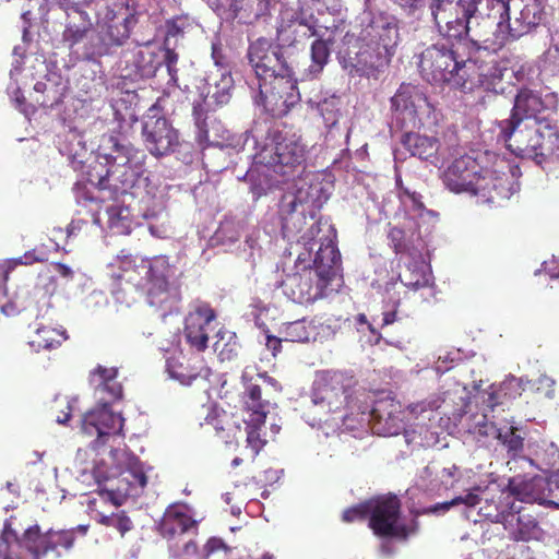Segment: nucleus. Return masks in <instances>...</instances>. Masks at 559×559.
<instances>
[{
	"label": "nucleus",
	"mask_w": 559,
	"mask_h": 559,
	"mask_svg": "<svg viewBox=\"0 0 559 559\" xmlns=\"http://www.w3.org/2000/svg\"><path fill=\"white\" fill-rule=\"evenodd\" d=\"M340 62L348 75L378 80L389 67L400 40L399 25L386 13L371 14L357 38L345 37Z\"/></svg>",
	"instance_id": "nucleus-1"
},
{
	"label": "nucleus",
	"mask_w": 559,
	"mask_h": 559,
	"mask_svg": "<svg viewBox=\"0 0 559 559\" xmlns=\"http://www.w3.org/2000/svg\"><path fill=\"white\" fill-rule=\"evenodd\" d=\"M100 150L105 163H95L87 170V181L109 198L131 193L134 197L143 189L146 193L150 180L145 169V153L129 142L114 135L104 138Z\"/></svg>",
	"instance_id": "nucleus-2"
},
{
	"label": "nucleus",
	"mask_w": 559,
	"mask_h": 559,
	"mask_svg": "<svg viewBox=\"0 0 559 559\" xmlns=\"http://www.w3.org/2000/svg\"><path fill=\"white\" fill-rule=\"evenodd\" d=\"M519 170L504 159H496L491 167L480 165L468 154L455 158L443 173L445 187L455 193H468L483 203L509 199L518 189L514 177Z\"/></svg>",
	"instance_id": "nucleus-3"
},
{
	"label": "nucleus",
	"mask_w": 559,
	"mask_h": 559,
	"mask_svg": "<svg viewBox=\"0 0 559 559\" xmlns=\"http://www.w3.org/2000/svg\"><path fill=\"white\" fill-rule=\"evenodd\" d=\"M314 270L287 274L282 290L292 301L308 305L325 295V290L341 266V253L332 239L322 242L313 259Z\"/></svg>",
	"instance_id": "nucleus-4"
},
{
	"label": "nucleus",
	"mask_w": 559,
	"mask_h": 559,
	"mask_svg": "<svg viewBox=\"0 0 559 559\" xmlns=\"http://www.w3.org/2000/svg\"><path fill=\"white\" fill-rule=\"evenodd\" d=\"M117 377L116 367L97 365L90 372V383L100 393L108 395V402L86 412L82 418V432L96 438L93 442L94 449L104 445L109 436L120 433L123 427V418L108 406L109 402H116L123 395L122 384Z\"/></svg>",
	"instance_id": "nucleus-5"
},
{
	"label": "nucleus",
	"mask_w": 559,
	"mask_h": 559,
	"mask_svg": "<svg viewBox=\"0 0 559 559\" xmlns=\"http://www.w3.org/2000/svg\"><path fill=\"white\" fill-rule=\"evenodd\" d=\"M469 41L475 51L498 52L508 43L510 12L504 0H467Z\"/></svg>",
	"instance_id": "nucleus-6"
},
{
	"label": "nucleus",
	"mask_w": 559,
	"mask_h": 559,
	"mask_svg": "<svg viewBox=\"0 0 559 559\" xmlns=\"http://www.w3.org/2000/svg\"><path fill=\"white\" fill-rule=\"evenodd\" d=\"M501 135L515 155L545 158L559 150V130L552 118L502 121Z\"/></svg>",
	"instance_id": "nucleus-7"
},
{
	"label": "nucleus",
	"mask_w": 559,
	"mask_h": 559,
	"mask_svg": "<svg viewBox=\"0 0 559 559\" xmlns=\"http://www.w3.org/2000/svg\"><path fill=\"white\" fill-rule=\"evenodd\" d=\"M336 28L337 26L334 20L331 25H322L319 21H311L300 15L299 19L293 20L286 25H282L278 29L281 39L290 45L309 39L310 37H317L311 44V63L302 72V81L316 80L321 75L330 60V46L334 43Z\"/></svg>",
	"instance_id": "nucleus-8"
},
{
	"label": "nucleus",
	"mask_w": 559,
	"mask_h": 559,
	"mask_svg": "<svg viewBox=\"0 0 559 559\" xmlns=\"http://www.w3.org/2000/svg\"><path fill=\"white\" fill-rule=\"evenodd\" d=\"M437 41L431 44L419 55L418 69L421 78L430 84H452L454 87L463 85L464 69L473 67L462 58L454 43Z\"/></svg>",
	"instance_id": "nucleus-9"
},
{
	"label": "nucleus",
	"mask_w": 559,
	"mask_h": 559,
	"mask_svg": "<svg viewBox=\"0 0 559 559\" xmlns=\"http://www.w3.org/2000/svg\"><path fill=\"white\" fill-rule=\"evenodd\" d=\"M254 158L274 173L288 176L305 162L306 146L300 136L285 128H270L263 143L257 146Z\"/></svg>",
	"instance_id": "nucleus-10"
},
{
	"label": "nucleus",
	"mask_w": 559,
	"mask_h": 559,
	"mask_svg": "<svg viewBox=\"0 0 559 559\" xmlns=\"http://www.w3.org/2000/svg\"><path fill=\"white\" fill-rule=\"evenodd\" d=\"M248 59L259 83L295 75L293 62L284 56L280 46L266 38H258L248 48Z\"/></svg>",
	"instance_id": "nucleus-11"
},
{
	"label": "nucleus",
	"mask_w": 559,
	"mask_h": 559,
	"mask_svg": "<svg viewBox=\"0 0 559 559\" xmlns=\"http://www.w3.org/2000/svg\"><path fill=\"white\" fill-rule=\"evenodd\" d=\"M393 117L402 128H420L425 117L433 112V107L427 96L415 85L403 83L391 97Z\"/></svg>",
	"instance_id": "nucleus-12"
},
{
	"label": "nucleus",
	"mask_w": 559,
	"mask_h": 559,
	"mask_svg": "<svg viewBox=\"0 0 559 559\" xmlns=\"http://www.w3.org/2000/svg\"><path fill=\"white\" fill-rule=\"evenodd\" d=\"M466 62L473 67L464 69L466 79L459 88L462 91L481 90L493 95L504 94L508 83L504 80L508 71L507 63L491 57L489 60H479L476 57L468 56Z\"/></svg>",
	"instance_id": "nucleus-13"
},
{
	"label": "nucleus",
	"mask_w": 559,
	"mask_h": 559,
	"mask_svg": "<svg viewBox=\"0 0 559 559\" xmlns=\"http://www.w3.org/2000/svg\"><path fill=\"white\" fill-rule=\"evenodd\" d=\"M369 511V527L379 537L407 539L414 533L412 527L400 522L401 501L396 496L370 501Z\"/></svg>",
	"instance_id": "nucleus-14"
},
{
	"label": "nucleus",
	"mask_w": 559,
	"mask_h": 559,
	"mask_svg": "<svg viewBox=\"0 0 559 559\" xmlns=\"http://www.w3.org/2000/svg\"><path fill=\"white\" fill-rule=\"evenodd\" d=\"M467 0H431L429 10L440 36L444 39L469 37Z\"/></svg>",
	"instance_id": "nucleus-15"
},
{
	"label": "nucleus",
	"mask_w": 559,
	"mask_h": 559,
	"mask_svg": "<svg viewBox=\"0 0 559 559\" xmlns=\"http://www.w3.org/2000/svg\"><path fill=\"white\" fill-rule=\"evenodd\" d=\"M352 392L350 378L340 371H325L314 382L312 402L325 405L330 413H336L347 407Z\"/></svg>",
	"instance_id": "nucleus-16"
},
{
	"label": "nucleus",
	"mask_w": 559,
	"mask_h": 559,
	"mask_svg": "<svg viewBox=\"0 0 559 559\" xmlns=\"http://www.w3.org/2000/svg\"><path fill=\"white\" fill-rule=\"evenodd\" d=\"M259 98L272 117H284L300 100L296 76L259 83Z\"/></svg>",
	"instance_id": "nucleus-17"
},
{
	"label": "nucleus",
	"mask_w": 559,
	"mask_h": 559,
	"mask_svg": "<svg viewBox=\"0 0 559 559\" xmlns=\"http://www.w3.org/2000/svg\"><path fill=\"white\" fill-rule=\"evenodd\" d=\"M143 286L148 301L152 306H159L167 299L169 289V278L173 275V269L166 255H155L153 258H144L142 266Z\"/></svg>",
	"instance_id": "nucleus-18"
},
{
	"label": "nucleus",
	"mask_w": 559,
	"mask_h": 559,
	"mask_svg": "<svg viewBox=\"0 0 559 559\" xmlns=\"http://www.w3.org/2000/svg\"><path fill=\"white\" fill-rule=\"evenodd\" d=\"M216 312L206 301H197L185 318L183 337L194 350L202 353L207 348L211 323Z\"/></svg>",
	"instance_id": "nucleus-19"
},
{
	"label": "nucleus",
	"mask_w": 559,
	"mask_h": 559,
	"mask_svg": "<svg viewBox=\"0 0 559 559\" xmlns=\"http://www.w3.org/2000/svg\"><path fill=\"white\" fill-rule=\"evenodd\" d=\"M510 20L508 40L518 39L536 28L544 19L540 0H508Z\"/></svg>",
	"instance_id": "nucleus-20"
},
{
	"label": "nucleus",
	"mask_w": 559,
	"mask_h": 559,
	"mask_svg": "<svg viewBox=\"0 0 559 559\" xmlns=\"http://www.w3.org/2000/svg\"><path fill=\"white\" fill-rule=\"evenodd\" d=\"M136 22L133 14L112 13L111 16L107 14L104 24L100 25L99 43L95 46L94 52L98 57L111 55L114 48L121 47L127 43Z\"/></svg>",
	"instance_id": "nucleus-21"
},
{
	"label": "nucleus",
	"mask_w": 559,
	"mask_h": 559,
	"mask_svg": "<svg viewBox=\"0 0 559 559\" xmlns=\"http://www.w3.org/2000/svg\"><path fill=\"white\" fill-rule=\"evenodd\" d=\"M142 134L151 154L163 156L179 145L178 131L165 117H146Z\"/></svg>",
	"instance_id": "nucleus-22"
},
{
	"label": "nucleus",
	"mask_w": 559,
	"mask_h": 559,
	"mask_svg": "<svg viewBox=\"0 0 559 559\" xmlns=\"http://www.w3.org/2000/svg\"><path fill=\"white\" fill-rule=\"evenodd\" d=\"M310 201V194L304 188H298L296 192L283 195L278 211L283 233L297 234L302 230Z\"/></svg>",
	"instance_id": "nucleus-23"
},
{
	"label": "nucleus",
	"mask_w": 559,
	"mask_h": 559,
	"mask_svg": "<svg viewBox=\"0 0 559 559\" xmlns=\"http://www.w3.org/2000/svg\"><path fill=\"white\" fill-rule=\"evenodd\" d=\"M401 144L413 156L426 160L433 166L443 165L450 155L449 147L441 144L438 138L412 131L405 132L401 136Z\"/></svg>",
	"instance_id": "nucleus-24"
},
{
	"label": "nucleus",
	"mask_w": 559,
	"mask_h": 559,
	"mask_svg": "<svg viewBox=\"0 0 559 559\" xmlns=\"http://www.w3.org/2000/svg\"><path fill=\"white\" fill-rule=\"evenodd\" d=\"M245 391L242 393L243 408L258 425H264L269 414V401L262 397L263 384H272L274 379L266 373H258L255 378H248L247 372L241 376Z\"/></svg>",
	"instance_id": "nucleus-25"
},
{
	"label": "nucleus",
	"mask_w": 559,
	"mask_h": 559,
	"mask_svg": "<svg viewBox=\"0 0 559 559\" xmlns=\"http://www.w3.org/2000/svg\"><path fill=\"white\" fill-rule=\"evenodd\" d=\"M401 405L393 399L376 401L370 413V425L378 436H397L404 428Z\"/></svg>",
	"instance_id": "nucleus-26"
},
{
	"label": "nucleus",
	"mask_w": 559,
	"mask_h": 559,
	"mask_svg": "<svg viewBox=\"0 0 559 559\" xmlns=\"http://www.w3.org/2000/svg\"><path fill=\"white\" fill-rule=\"evenodd\" d=\"M192 116L197 128L195 141L202 148L222 145L228 139V131L223 123L215 117L209 116L201 102L193 103Z\"/></svg>",
	"instance_id": "nucleus-27"
},
{
	"label": "nucleus",
	"mask_w": 559,
	"mask_h": 559,
	"mask_svg": "<svg viewBox=\"0 0 559 559\" xmlns=\"http://www.w3.org/2000/svg\"><path fill=\"white\" fill-rule=\"evenodd\" d=\"M198 530V522L182 503L168 506L157 525L158 533L168 540L175 539L190 530Z\"/></svg>",
	"instance_id": "nucleus-28"
},
{
	"label": "nucleus",
	"mask_w": 559,
	"mask_h": 559,
	"mask_svg": "<svg viewBox=\"0 0 559 559\" xmlns=\"http://www.w3.org/2000/svg\"><path fill=\"white\" fill-rule=\"evenodd\" d=\"M528 118H551V110L544 104L539 92L521 87L515 95L511 117L506 121H522Z\"/></svg>",
	"instance_id": "nucleus-29"
},
{
	"label": "nucleus",
	"mask_w": 559,
	"mask_h": 559,
	"mask_svg": "<svg viewBox=\"0 0 559 559\" xmlns=\"http://www.w3.org/2000/svg\"><path fill=\"white\" fill-rule=\"evenodd\" d=\"M203 425L211 426L217 439L226 445L238 443L241 425L234 414L215 406L210 407Z\"/></svg>",
	"instance_id": "nucleus-30"
},
{
	"label": "nucleus",
	"mask_w": 559,
	"mask_h": 559,
	"mask_svg": "<svg viewBox=\"0 0 559 559\" xmlns=\"http://www.w3.org/2000/svg\"><path fill=\"white\" fill-rule=\"evenodd\" d=\"M143 259L131 254L127 249H122L109 264L111 277L118 282H126L135 288L143 286L142 266Z\"/></svg>",
	"instance_id": "nucleus-31"
},
{
	"label": "nucleus",
	"mask_w": 559,
	"mask_h": 559,
	"mask_svg": "<svg viewBox=\"0 0 559 559\" xmlns=\"http://www.w3.org/2000/svg\"><path fill=\"white\" fill-rule=\"evenodd\" d=\"M134 73L140 78L150 79L155 76L162 67V49L151 40L138 46L132 56Z\"/></svg>",
	"instance_id": "nucleus-32"
},
{
	"label": "nucleus",
	"mask_w": 559,
	"mask_h": 559,
	"mask_svg": "<svg viewBox=\"0 0 559 559\" xmlns=\"http://www.w3.org/2000/svg\"><path fill=\"white\" fill-rule=\"evenodd\" d=\"M547 484V477L535 475L527 478L526 476H514L509 480L508 490L519 501L522 502H540L544 499L542 488Z\"/></svg>",
	"instance_id": "nucleus-33"
},
{
	"label": "nucleus",
	"mask_w": 559,
	"mask_h": 559,
	"mask_svg": "<svg viewBox=\"0 0 559 559\" xmlns=\"http://www.w3.org/2000/svg\"><path fill=\"white\" fill-rule=\"evenodd\" d=\"M66 14L67 24L62 33V40L69 47H73L87 37L93 28V23L88 13L84 10L68 11Z\"/></svg>",
	"instance_id": "nucleus-34"
},
{
	"label": "nucleus",
	"mask_w": 559,
	"mask_h": 559,
	"mask_svg": "<svg viewBox=\"0 0 559 559\" xmlns=\"http://www.w3.org/2000/svg\"><path fill=\"white\" fill-rule=\"evenodd\" d=\"M490 390L487 404L493 409L498 405L520 397L524 388L520 378L509 376L498 386L491 385Z\"/></svg>",
	"instance_id": "nucleus-35"
},
{
	"label": "nucleus",
	"mask_w": 559,
	"mask_h": 559,
	"mask_svg": "<svg viewBox=\"0 0 559 559\" xmlns=\"http://www.w3.org/2000/svg\"><path fill=\"white\" fill-rule=\"evenodd\" d=\"M48 531L41 533L38 524L27 527L21 535V547L29 551L35 559L50 554Z\"/></svg>",
	"instance_id": "nucleus-36"
},
{
	"label": "nucleus",
	"mask_w": 559,
	"mask_h": 559,
	"mask_svg": "<svg viewBox=\"0 0 559 559\" xmlns=\"http://www.w3.org/2000/svg\"><path fill=\"white\" fill-rule=\"evenodd\" d=\"M67 338L66 330L40 326L36 329L28 344L35 352L50 350L59 347Z\"/></svg>",
	"instance_id": "nucleus-37"
},
{
	"label": "nucleus",
	"mask_w": 559,
	"mask_h": 559,
	"mask_svg": "<svg viewBox=\"0 0 559 559\" xmlns=\"http://www.w3.org/2000/svg\"><path fill=\"white\" fill-rule=\"evenodd\" d=\"M169 377L183 385H190L200 377V369L189 364L183 356H170L166 361Z\"/></svg>",
	"instance_id": "nucleus-38"
},
{
	"label": "nucleus",
	"mask_w": 559,
	"mask_h": 559,
	"mask_svg": "<svg viewBox=\"0 0 559 559\" xmlns=\"http://www.w3.org/2000/svg\"><path fill=\"white\" fill-rule=\"evenodd\" d=\"M108 228L117 235H129L135 226L134 217L129 206L111 205L107 207Z\"/></svg>",
	"instance_id": "nucleus-39"
},
{
	"label": "nucleus",
	"mask_w": 559,
	"mask_h": 559,
	"mask_svg": "<svg viewBox=\"0 0 559 559\" xmlns=\"http://www.w3.org/2000/svg\"><path fill=\"white\" fill-rule=\"evenodd\" d=\"M284 341L293 343L309 342L314 334V326L306 318L283 324Z\"/></svg>",
	"instance_id": "nucleus-40"
},
{
	"label": "nucleus",
	"mask_w": 559,
	"mask_h": 559,
	"mask_svg": "<svg viewBox=\"0 0 559 559\" xmlns=\"http://www.w3.org/2000/svg\"><path fill=\"white\" fill-rule=\"evenodd\" d=\"M516 528L513 532V538L515 540L527 542L531 539H537L540 534V527L538 522L531 514L523 513V510H516Z\"/></svg>",
	"instance_id": "nucleus-41"
},
{
	"label": "nucleus",
	"mask_w": 559,
	"mask_h": 559,
	"mask_svg": "<svg viewBox=\"0 0 559 559\" xmlns=\"http://www.w3.org/2000/svg\"><path fill=\"white\" fill-rule=\"evenodd\" d=\"M23 528L22 523L16 515H10L3 523L0 535V554L9 555V547L12 543H16L21 547L20 531Z\"/></svg>",
	"instance_id": "nucleus-42"
},
{
	"label": "nucleus",
	"mask_w": 559,
	"mask_h": 559,
	"mask_svg": "<svg viewBox=\"0 0 559 559\" xmlns=\"http://www.w3.org/2000/svg\"><path fill=\"white\" fill-rule=\"evenodd\" d=\"M402 284L413 290L427 287L429 285V278L423 266L416 264L407 265L404 273L399 275Z\"/></svg>",
	"instance_id": "nucleus-43"
},
{
	"label": "nucleus",
	"mask_w": 559,
	"mask_h": 559,
	"mask_svg": "<svg viewBox=\"0 0 559 559\" xmlns=\"http://www.w3.org/2000/svg\"><path fill=\"white\" fill-rule=\"evenodd\" d=\"M496 439L508 450V453L515 457L523 450V438L518 433V428L510 426L501 428Z\"/></svg>",
	"instance_id": "nucleus-44"
},
{
	"label": "nucleus",
	"mask_w": 559,
	"mask_h": 559,
	"mask_svg": "<svg viewBox=\"0 0 559 559\" xmlns=\"http://www.w3.org/2000/svg\"><path fill=\"white\" fill-rule=\"evenodd\" d=\"M247 431V447L250 449V457L253 461L264 448L266 441L261 438L260 430L264 425H258L252 418L245 420Z\"/></svg>",
	"instance_id": "nucleus-45"
},
{
	"label": "nucleus",
	"mask_w": 559,
	"mask_h": 559,
	"mask_svg": "<svg viewBox=\"0 0 559 559\" xmlns=\"http://www.w3.org/2000/svg\"><path fill=\"white\" fill-rule=\"evenodd\" d=\"M388 240L389 246L396 254L408 253L411 250V241L407 238L405 230L399 226L389 224Z\"/></svg>",
	"instance_id": "nucleus-46"
},
{
	"label": "nucleus",
	"mask_w": 559,
	"mask_h": 559,
	"mask_svg": "<svg viewBox=\"0 0 559 559\" xmlns=\"http://www.w3.org/2000/svg\"><path fill=\"white\" fill-rule=\"evenodd\" d=\"M439 407L440 399L437 396H430L423 401L411 403L407 406V411L416 418L423 416L424 418L431 419V416Z\"/></svg>",
	"instance_id": "nucleus-47"
},
{
	"label": "nucleus",
	"mask_w": 559,
	"mask_h": 559,
	"mask_svg": "<svg viewBox=\"0 0 559 559\" xmlns=\"http://www.w3.org/2000/svg\"><path fill=\"white\" fill-rule=\"evenodd\" d=\"M98 522L107 527L116 528L121 536L133 528V523L124 511L102 515Z\"/></svg>",
	"instance_id": "nucleus-48"
},
{
	"label": "nucleus",
	"mask_w": 559,
	"mask_h": 559,
	"mask_svg": "<svg viewBox=\"0 0 559 559\" xmlns=\"http://www.w3.org/2000/svg\"><path fill=\"white\" fill-rule=\"evenodd\" d=\"M129 484L130 489H126L127 495H133V489H144L147 485V476L143 468L138 465H133L122 474V479Z\"/></svg>",
	"instance_id": "nucleus-49"
},
{
	"label": "nucleus",
	"mask_w": 559,
	"mask_h": 559,
	"mask_svg": "<svg viewBox=\"0 0 559 559\" xmlns=\"http://www.w3.org/2000/svg\"><path fill=\"white\" fill-rule=\"evenodd\" d=\"M49 546L50 552H57L58 556L59 549H70L74 543V533L72 531H48Z\"/></svg>",
	"instance_id": "nucleus-50"
},
{
	"label": "nucleus",
	"mask_w": 559,
	"mask_h": 559,
	"mask_svg": "<svg viewBox=\"0 0 559 559\" xmlns=\"http://www.w3.org/2000/svg\"><path fill=\"white\" fill-rule=\"evenodd\" d=\"M340 99L337 97L324 98L318 104V110L328 127H333L338 121Z\"/></svg>",
	"instance_id": "nucleus-51"
},
{
	"label": "nucleus",
	"mask_w": 559,
	"mask_h": 559,
	"mask_svg": "<svg viewBox=\"0 0 559 559\" xmlns=\"http://www.w3.org/2000/svg\"><path fill=\"white\" fill-rule=\"evenodd\" d=\"M159 47L162 49V66L163 64L166 66L170 81L176 84L177 80H178V76H177L178 69L176 66H177L179 56L175 51V49L170 47V44L167 43V40H164L163 46H159Z\"/></svg>",
	"instance_id": "nucleus-52"
},
{
	"label": "nucleus",
	"mask_w": 559,
	"mask_h": 559,
	"mask_svg": "<svg viewBox=\"0 0 559 559\" xmlns=\"http://www.w3.org/2000/svg\"><path fill=\"white\" fill-rule=\"evenodd\" d=\"M299 13L311 21H318L316 14L322 15L329 11L326 0H298Z\"/></svg>",
	"instance_id": "nucleus-53"
},
{
	"label": "nucleus",
	"mask_w": 559,
	"mask_h": 559,
	"mask_svg": "<svg viewBox=\"0 0 559 559\" xmlns=\"http://www.w3.org/2000/svg\"><path fill=\"white\" fill-rule=\"evenodd\" d=\"M539 504L559 509V478L547 477V484L543 486Z\"/></svg>",
	"instance_id": "nucleus-54"
},
{
	"label": "nucleus",
	"mask_w": 559,
	"mask_h": 559,
	"mask_svg": "<svg viewBox=\"0 0 559 559\" xmlns=\"http://www.w3.org/2000/svg\"><path fill=\"white\" fill-rule=\"evenodd\" d=\"M233 85V80L230 75H222L221 82L217 83L214 87V91L211 94V97L214 98L217 105L227 104L230 99V90Z\"/></svg>",
	"instance_id": "nucleus-55"
},
{
	"label": "nucleus",
	"mask_w": 559,
	"mask_h": 559,
	"mask_svg": "<svg viewBox=\"0 0 559 559\" xmlns=\"http://www.w3.org/2000/svg\"><path fill=\"white\" fill-rule=\"evenodd\" d=\"M480 502V497L474 492H468L465 496H457L453 498L451 501L444 502L442 504H437L433 507V510L437 511L442 509L444 511L449 510L453 506L465 504L467 507H476Z\"/></svg>",
	"instance_id": "nucleus-56"
},
{
	"label": "nucleus",
	"mask_w": 559,
	"mask_h": 559,
	"mask_svg": "<svg viewBox=\"0 0 559 559\" xmlns=\"http://www.w3.org/2000/svg\"><path fill=\"white\" fill-rule=\"evenodd\" d=\"M501 428H498L495 423L488 421L487 416L483 415L479 420L474 425V433L481 437H493L496 438Z\"/></svg>",
	"instance_id": "nucleus-57"
},
{
	"label": "nucleus",
	"mask_w": 559,
	"mask_h": 559,
	"mask_svg": "<svg viewBox=\"0 0 559 559\" xmlns=\"http://www.w3.org/2000/svg\"><path fill=\"white\" fill-rule=\"evenodd\" d=\"M370 501L368 503L358 504L356 507L346 509L343 512V520L345 522H354L357 520H364L370 513Z\"/></svg>",
	"instance_id": "nucleus-58"
},
{
	"label": "nucleus",
	"mask_w": 559,
	"mask_h": 559,
	"mask_svg": "<svg viewBox=\"0 0 559 559\" xmlns=\"http://www.w3.org/2000/svg\"><path fill=\"white\" fill-rule=\"evenodd\" d=\"M396 186L400 190V195H405L407 197L411 202H412V205L415 210L417 211H421L425 209V205L421 201V194L418 193V192H415V191H411L409 189L405 188L402 183V180L400 178L396 179Z\"/></svg>",
	"instance_id": "nucleus-59"
},
{
	"label": "nucleus",
	"mask_w": 559,
	"mask_h": 559,
	"mask_svg": "<svg viewBox=\"0 0 559 559\" xmlns=\"http://www.w3.org/2000/svg\"><path fill=\"white\" fill-rule=\"evenodd\" d=\"M214 349L215 352H217L218 357L222 361L231 360L237 356L238 345L236 342H229L224 344L223 347H221L219 342H216L214 344Z\"/></svg>",
	"instance_id": "nucleus-60"
},
{
	"label": "nucleus",
	"mask_w": 559,
	"mask_h": 559,
	"mask_svg": "<svg viewBox=\"0 0 559 559\" xmlns=\"http://www.w3.org/2000/svg\"><path fill=\"white\" fill-rule=\"evenodd\" d=\"M95 0H56L59 8L64 12L83 10L84 7H88Z\"/></svg>",
	"instance_id": "nucleus-61"
},
{
	"label": "nucleus",
	"mask_w": 559,
	"mask_h": 559,
	"mask_svg": "<svg viewBox=\"0 0 559 559\" xmlns=\"http://www.w3.org/2000/svg\"><path fill=\"white\" fill-rule=\"evenodd\" d=\"M177 559H204L199 552L198 545L193 540L185 544L182 550L177 554Z\"/></svg>",
	"instance_id": "nucleus-62"
},
{
	"label": "nucleus",
	"mask_w": 559,
	"mask_h": 559,
	"mask_svg": "<svg viewBox=\"0 0 559 559\" xmlns=\"http://www.w3.org/2000/svg\"><path fill=\"white\" fill-rule=\"evenodd\" d=\"M221 550L225 552L229 551V547L222 538L211 537L204 545V554L206 557Z\"/></svg>",
	"instance_id": "nucleus-63"
},
{
	"label": "nucleus",
	"mask_w": 559,
	"mask_h": 559,
	"mask_svg": "<svg viewBox=\"0 0 559 559\" xmlns=\"http://www.w3.org/2000/svg\"><path fill=\"white\" fill-rule=\"evenodd\" d=\"M395 4L405 10L408 14H414L423 9L428 0H392Z\"/></svg>",
	"instance_id": "nucleus-64"
}]
</instances>
